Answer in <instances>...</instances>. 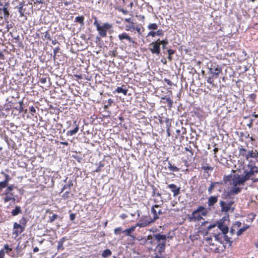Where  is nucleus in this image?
<instances>
[{
  "instance_id": "nucleus-1",
  "label": "nucleus",
  "mask_w": 258,
  "mask_h": 258,
  "mask_svg": "<svg viewBox=\"0 0 258 258\" xmlns=\"http://www.w3.org/2000/svg\"><path fill=\"white\" fill-rule=\"evenodd\" d=\"M207 215V211L203 206L199 207L197 209L194 210L189 216V221L191 222H196L201 221L203 217Z\"/></svg>"
},
{
  "instance_id": "nucleus-2",
  "label": "nucleus",
  "mask_w": 258,
  "mask_h": 258,
  "mask_svg": "<svg viewBox=\"0 0 258 258\" xmlns=\"http://www.w3.org/2000/svg\"><path fill=\"white\" fill-rule=\"evenodd\" d=\"M94 25L101 37H105L107 35V31L112 27V25L108 23H105L102 25H100L96 19L94 22Z\"/></svg>"
},
{
  "instance_id": "nucleus-3",
  "label": "nucleus",
  "mask_w": 258,
  "mask_h": 258,
  "mask_svg": "<svg viewBox=\"0 0 258 258\" xmlns=\"http://www.w3.org/2000/svg\"><path fill=\"white\" fill-rule=\"evenodd\" d=\"M234 204V201L233 200H231L230 201H220V206L221 208V211L223 212H233L235 208L233 206Z\"/></svg>"
},
{
  "instance_id": "nucleus-4",
  "label": "nucleus",
  "mask_w": 258,
  "mask_h": 258,
  "mask_svg": "<svg viewBox=\"0 0 258 258\" xmlns=\"http://www.w3.org/2000/svg\"><path fill=\"white\" fill-rule=\"evenodd\" d=\"M160 43L158 39L155 42L150 44L149 49L153 54H159L160 53Z\"/></svg>"
},
{
  "instance_id": "nucleus-5",
  "label": "nucleus",
  "mask_w": 258,
  "mask_h": 258,
  "mask_svg": "<svg viewBox=\"0 0 258 258\" xmlns=\"http://www.w3.org/2000/svg\"><path fill=\"white\" fill-rule=\"evenodd\" d=\"M154 221V220L151 219L150 218L144 217L141 219L139 222L137 223L136 225L137 227H144Z\"/></svg>"
},
{
  "instance_id": "nucleus-6",
  "label": "nucleus",
  "mask_w": 258,
  "mask_h": 258,
  "mask_svg": "<svg viewBox=\"0 0 258 258\" xmlns=\"http://www.w3.org/2000/svg\"><path fill=\"white\" fill-rule=\"evenodd\" d=\"M151 213L154 215V221L159 218V216L163 214L159 205H155L151 208Z\"/></svg>"
},
{
  "instance_id": "nucleus-7",
  "label": "nucleus",
  "mask_w": 258,
  "mask_h": 258,
  "mask_svg": "<svg viewBox=\"0 0 258 258\" xmlns=\"http://www.w3.org/2000/svg\"><path fill=\"white\" fill-rule=\"evenodd\" d=\"M210 71L211 73L212 74L213 77L217 78L219 74L221 72L222 69L218 64L214 63L211 64Z\"/></svg>"
},
{
  "instance_id": "nucleus-8",
  "label": "nucleus",
  "mask_w": 258,
  "mask_h": 258,
  "mask_svg": "<svg viewBox=\"0 0 258 258\" xmlns=\"http://www.w3.org/2000/svg\"><path fill=\"white\" fill-rule=\"evenodd\" d=\"M118 37L119 40L122 42H124L123 40H125L130 43H135V41L125 32L119 34Z\"/></svg>"
},
{
  "instance_id": "nucleus-9",
  "label": "nucleus",
  "mask_w": 258,
  "mask_h": 258,
  "mask_svg": "<svg viewBox=\"0 0 258 258\" xmlns=\"http://www.w3.org/2000/svg\"><path fill=\"white\" fill-rule=\"evenodd\" d=\"M4 195L5 197L3 199L5 203H7L10 201H12L13 202L15 201L16 199L14 192L5 191Z\"/></svg>"
},
{
  "instance_id": "nucleus-10",
  "label": "nucleus",
  "mask_w": 258,
  "mask_h": 258,
  "mask_svg": "<svg viewBox=\"0 0 258 258\" xmlns=\"http://www.w3.org/2000/svg\"><path fill=\"white\" fill-rule=\"evenodd\" d=\"M222 184L221 182H212L210 186L208 189V191L209 194L212 193L213 190L215 188H218V190H221V187H219V185Z\"/></svg>"
},
{
  "instance_id": "nucleus-11",
  "label": "nucleus",
  "mask_w": 258,
  "mask_h": 258,
  "mask_svg": "<svg viewBox=\"0 0 258 258\" xmlns=\"http://www.w3.org/2000/svg\"><path fill=\"white\" fill-rule=\"evenodd\" d=\"M153 237L157 241L158 243H166L167 236L166 235L156 234L153 235Z\"/></svg>"
},
{
  "instance_id": "nucleus-12",
  "label": "nucleus",
  "mask_w": 258,
  "mask_h": 258,
  "mask_svg": "<svg viewBox=\"0 0 258 258\" xmlns=\"http://www.w3.org/2000/svg\"><path fill=\"white\" fill-rule=\"evenodd\" d=\"M218 228L222 232L223 234H226L228 231V227L223 224L221 221L217 222Z\"/></svg>"
},
{
  "instance_id": "nucleus-13",
  "label": "nucleus",
  "mask_w": 258,
  "mask_h": 258,
  "mask_svg": "<svg viewBox=\"0 0 258 258\" xmlns=\"http://www.w3.org/2000/svg\"><path fill=\"white\" fill-rule=\"evenodd\" d=\"M168 187L171 189L173 193V197H176L180 193V188L177 187L174 184H170L168 185Z\"/></svg>"
},
{
  "instance_id": "nucleus-14",
  "label": "nucleus",
  "mask_w": 258,
  "mask_h": 258,
  "mask_svg": "<svg viewBox=\"0 0 258 258\" xmlns=\"http://www.w3.org/2000/svg\"><path fill=\"white\" fill-rule=\"evenodd\" d=\"M241 190V188L236 186H233L232 188L227 192V197L230 196L231 195H236L239 194Z\"/></svg>"
},
{
  "instance_id": "nucleus-15",
  "label": "nucleus",
  "mask_w": 258,
  "mask_h": 258,
  "mask_svg": "<svg viewBox=\"0 0 258 258\" xmlns=\"http://www.w3.org/2000/svg\"><path fill=\"white\" fill-rule=\"evenodd\" d=\"M73 124L75 126V128L72 130L69 131L67 132V136H73L77 134L79 130V124L77 123V121L76 120L74 121L73 122Z\"/></svg>"
},
{
  "instance_id": "nucleus-16",
  "label": "nucleus",
  "mask_w": 258,
  "mask_h": 258,
  "mask_svg": "<svg viewBox=\"0 0 258 258\" xmlns=\"http://www.w3.org/2000/svg\"><path fill=\"white\" fill-rule=\"evenodd\" d=\"M207 245L209 246V248L211 250H212L213 252H218V243H217L215 241H213V240L211 242H208Z\"/></svg>"
},
{
  "instance_id": "nucleus-17",
  "label": "nucleus",
  "mask_w": 258,
  "mask_h": 258,
  "mask_svg": "<svg viewBox=\"0 0 258 258\" xmlns=\"http://www.w3.org/2000/svg\"><path fill=\"white\" fill-rule=\"evenodd\" d=\"M136 225L134 226H132V227L126 229L122 231L123 233H124L125 235L131 236L133 238H135V236H133L132 235V233L135 231V229L136 228Z\"/></svg>"
},
{
  "instance_id": "nucleus-18",
  "label": "nucleus",
  "mask_w": 258,
  "mask_h": 258,
  "mask_svg": "<svg viewBox=\"0 0 258 258\" xmlns=\"http://www.w3.org/2000/svg\"><path fill=\"white\" fill-rule=\"evenodd\" d=\"M9 4L8 3H6L4 7L3 8H0V11H3L4 12V16L5 19H8L9 16V12L8 10V6Z\"/></svg>"
},
{
  "instance_id": "nucleus-19",
  "label": "nucleus",
  "mask_w": 258,
  "mask_h": 258,
  "mask_svg": "<svg viewBox=\"0 0 258 258\" xmlns=\"http://www.w3.org/2000/svg\"><path fill=\"white\" fill-rule=\"evenodd\" d=\"M218 202V196H211L208 199V204L209 207L213 206Z\"/></svg>"
},
{
  "instance_id": "nucleus-20",
  "label": "nucleus",
  "mask_w": 258,
  "mask_h": 258,
  "mask_svg": "<svg viewBox=\"0 0 258 258\" xmlns=\"http://www.w3.org/2000/svg\"><path fill=\"white\" fill-rule=\"evenodd\" d=\"M161 102H162L163 103H167L169 108H171L172 106L173 101L170 99L169 97H167L166 96L162 97Z\"/></svg>"
},
{
  "instance_id": "nucleus-21",
  "label": "nucleus",
  "mask_w": 258,
  "mask_h": 258,
  "mask_svg": "<svg viewBox=\"0 0 258 258\" xmlns=\"http://www.w3.org/2000/svg\"><path fill=\"white\" fill-rule=\"evenodd\" d=\"M245 175H243V179H244V182L247 180L250 179L251 176L254 174V172L252 170H250L249 171L244 172Z\"/></svg>"
},
{
  "instance_id": "nucleus-22",
  "label": "nucleus",
  "mask_w": 258,
  "mask_h": 258,
  "mask_svg": "<svg viewBox=\"0 0 258 258\" xmlns=\"http://www.w3.org/2000/svg\"><path fill=\"white\" fill-rule=\"evenodd\" d=\"M157 247L158 248L159 254H163V252L165 251V243H160L158 244Z\"/></svg>"
},
{
  "instance_id": "nucleus-23",
  "label": "nucleus",
  "mask_w": 258,
  "mask_h": 258,
  "mask_svg": "<svg viewBox=\"0 0 258 258\" xmlns=\"http://www.w3.org/2000/svg\"><path fill=\"white\" fill-rule=\"evenodd\" d=\"M258 157V153L253 152L252 151H249L245 155V158L248 160L249 158H256Z\"/></svg>"
},
{
  "instance_id": "nucleus-24",
  "label": "nucleus",
  "mask_w": 258,
  "mask_h": 258,
  "mask_svg": "<svg viewBox=\"0 0 258 258\" xmlns=\"http://www.w3.org/2000/svg\"><path fill=\"white\" fill-rule=\"evenodd\" d=\"M213 236L214 238V241H215L218 244L222 243V234H221L220 233H218V234L214 233Z\"/></svg>"
},
{
  "instance_id": "nucleus-25",
  "label": "nucleus",
  "mask_w": 258,
  "mask_h": 258,
  "mask_svg": "<svg viewBox=\"0 0 258 258\" xmlns=\"http://www.w3.org/2000/svg\"><path fill=\"white\" fill-rule=\"evenodd\" d=\"M67 240L66 237L61 238L58 242L57 249L58 250H63L64 247L63 246L64 242Z\"/></svg>"
},
{
  "instance_id": "nucleus-26",
  "label": "nucleus",
  "mask_w": 258,
  "mask_h": 258,
  "mask_svg": "<svg viewBox=\"0 0 258 258\" xmlns=\"http://www.w3.org/2000/svg\"><path fill=\"white\" fill-rule=\"evenodd\" d=\"M249 226L248 225H244L242 227L239 228L237 231L236 235L239 236L241 235L244 231H245L248 228H249Z\"/></svg>"
},
{
  "instance_id": "nucleus-27",
  "label": "nucleus",
  "mask_w": 258,
  "mask_h": 258,
  "mask_svg": "<svg viewBox=\"0 0 258 258\" xmlns=\"http://www.w3.org/2000/svg\"><path fill=\"white\" fill-rule=\"evenodd\" d=\"M24 6V4L23 2H20L19 5L16 7L17 9H18L21 17L24 16V12L23 10Z\"/></svg>"
},
{
  "instance_id": "nucleus-28",
  "label": "nucleus",
  "mask_w": 258,
  "mask_h": 258,
  "mask_svg": "<svg viewBox=\"0 0 258 258\" xmlns=\"http://www.w3.org/2000/svg\"><path fill=\"white\" fill-rule=\"evenodd\" d=\"M73 181L71 180H69L68 183L63 186L62 188L61 189V191L62 192L64 189H68V188L70 189L71 188V187L73 186Z\"/></svg>"
},
{
  "instance_id": "nucleus-29",
  "label": "nucleus",
  "mask_w": 258,
  "mask_h": 258,
  "mask_svg": "<svg viewBox=\"0 0 258 258\" xmlns=\"http://www.w3.org/2000/svg\"><path fill=\"white\" fill-rule=\"evenodd\" d=\"M234 176L237 179V180H238L239 183H240L241 185L244 184L245 182L244 179H243V176H241L238 174H234Z\"/></svg>"
},
{
  "instance_id": "nucleus-30",
  "label": "nucleus",
  "mask_w": 258,
  "mask_h": 258,
  "mask_svg": "<svg viewBox=\"0 0 258 258\" xmlns=\"http://www.w3.org/2000/svg\"><path fill=\"white\" fill-rule=\"evenodd\" d=\"M167 168L170 171L177 172L179 171L178 168H177L176 166H173L169 162H168Z\"/></svg>"
},
{
  "instance_id": "nucleus-31",
  "label": "nucleus",
  "mask_w": 258,
  "mask_h": 258,
  "mask_svg": "<svg viewBox=\"0 0 258 258\" xmlns=\"http://www.w3.org/2000/svg\"><path fill=\"white\" fill-rule=\"evenodd\" d=\"M21 209L19 206H16L15 209L13 210L11 213L13 216H16L21 213Z\"/></svg>"
},
{
  "instance_id": "nucleus-32",
  "label": "nucleus",
  "mask_w": 258,
  "mask_h": 258,
  "mask_svg": "<svg viewBox=\"0 0 258 258\" xmlns=\"http://www.w3.org/2000/svg\"><path fill=\"white\" fill-rule=\"evenodd\" d=\"M111 251L109 249H106L104 250L102 253V256L103 257H107L111 255Z\"/></svg>"
},
{
  "instance_id": "nucleus-33",
  "label": "nucleus",
  "mask_w": 258,
  "mask_h": 258,
  "mask_svg": "<svg viewBox=\"0 0 258 258\" xmlns=\"http://www.w3.org/2000/svg\"><path fill=\"white\" fill-rule=\"evenodd\" d=\"M126 31H133L135 30V25L134 23H131L130 25H126L125 28Z\"/></svg>"
},
{
  "instance_id": "nucleus-34",
  "label": "nucleus",
  "mask_w": 258,
  "mask_h": 258,
  "mask_svg": "<svg viewBox=\"0 0 258 258\" xmlns=\"http://www.w3.org/2000/svg\"><path fill=\"white\" fill-rule=\"evenodd\" d=\"M14 229H20V232L22 233L23 232L24 230V227H22V226L20 224H18L17 223L15 222L14 224Z\"/></svg>"
},
{
  "instance_id": "nucleus-35",
  "label": "nucleus",
  "mask_w": 258,
  "mask_h": 258,
  "mask_svg": "<svg viewBox=\"0 0 258 258\" xmlns=\"http://www.w3.org/2000/svg\"><path fill=\"white\" fill-rule=\"evenodd\" d=\"M116 92L118 93H123L124 95H126L127 94V90L124 89L122 87H118L116 89Z\"/></svg>"
},
{
  "instance_id": "nucleus-36",
  "label": "nucleus",
  "mask_w": 258,
  "mask_h": 258,
  "mask_svg": "<svg viewBox=\"0 0 258 258\" xmlns=\"http://www.w3.org/2000/svg\"><path fill=\"white\" fill-rule=\"evenodd\" d=\"M231 184L232 186H237L238 185H241L240 183H239L238 180L234 176H233V177L232 178V183Z\"/></svg>"
},
{
  "instance_id": "nucleus-37",
  "label": "nucleus",
  "mask_w": 258,
  "mask_h": 258,
  "mask_svg": "<svg viewBox=\"0 0 258 258\" xmlns=\"http://www.w3.org/2000/svg\"><path fill=\"white\" fill-rule=\"evenodd\" d=\"M19 105L15 107V108L18 110L19 112H22L23 110V101H20L19 102Z\"/></svg>"
},
{
  "instance_id": "nucleus-38",
  "label": "nucleus",
  "mask_w": 258,
  "mask_h": 258,
  "mask_svg": "<svg viewBox=\"0 0 258 258\" xmlns=\"http://www.w3.org/2000/svg\"><path fill=\"white\" fill-rule=\"evenodd\" d=\"M160 45H162V48L165 49V46L168 43V40L165 39L163 40H160V39H158Z\"/></svg>"
},
{
  "instance_id": "nucleus-39",
  "label": "nucleus",
  "mask_w": 258,
  "mask_h": 258,
  "mask_svg": "<svg viewBox=\"0 0 258 258\" xmlns=\"http://www.w3.org/2000/svg\"><path fill=\"white\" fill-rule=\"evenodd\" d=\"M204 240L208 243L211 242L213 241V238L210 235L208 234V232L204 235Z\"/></svg>"
},
{
  "instance_id": "nucleus-40",
  "label": "nucleus",
  "mask_w": 258,
  "mask_h": 258,
  "mask_svg": "<svg viewBox=\"0 0 258 258\" xmlns=\"http://www.w3.org/2000/svg\"><path fill=\"white\" fill-rule=\"evenodd\" d=\"M84 18L83 16L77 17L75 18V22L80 23L81 25H84Z\"/></svg>"
},
{
  "instance_id": "nucleus-41",
  "label": "nucleus",
  "mask_w": 258,
  "mask_h": 258,
  "mask_svg": "<svg viewBox=\"0 0 258 258\" xmlns=\"http://www.w3.org/2000/svg\"><path fill=\"white\" fill-rule=\"evenodd\" d=\"M158 26L155 23H152L148 26V29L149 30H156Z\"/></svg>"
},
{
  "instance_id": "nucleus-42",
  "label": "nucleus",
  "mask_w": 258,
  "mask_h": 258,
  "mask_svg": "<svg viewBox=\"0 0 258 258\" xmlns=\"http://www.w3.org/2000/svg\"><path fill=\"white\" fill-rule=\"evenodd\" d=\"M202 169H203L205 171L208 172V171H212L213 168L209 166L208 165H204L202 167Z\"/></svg>"
},
{
  "instance_id": "nucleus-43",
  "label": "nucleus",
  "mask_w": 258,
  "mask_h": 258,
  "mask_svg": "<svg viewBox=\"0 0 258 258\" xmlns=\"http://www.w3.org/2000/svg\"><path fill=\"white\" fill-rule=\"evenodd\" d=\"M232 177L233 176H232L231 175H226L224 176L223 179L224 181L226 182L227 181H230L231 180H232Z\"/></svg>"
},
{
  "instance_id": "nucleus-44",
  "label": "nucleus",
  "mask_w": 258,
  "mask_h": 258,
  "mask_svg": "<svg viewBox=\"0 0 258 258\" xmlns=\"http://www.w3.org/2000/svg\"><path fill=\"white\" fill-rule=\"evenodd\" d=\"M15 186L14 185H11L7 187V189H6L5 191L6 192H13V190L14 189Z\"/></svg>"
},
{
  "instance_id": "nucleus-45",
  "label": "nucleus",
  "mask_w": 258,
  "mask_h": 258,
  "mask_svg": "<svg viewBox=\"0 0 258 258\" xmlns=\"http://www.w3.org/2000/svg\"><path fill=\"white\" fill-rule=\"evenodd\" d=\"M241 225V223L240 221H236L233 224L234 228L237 229L239 228Z\"/></svg>"
},
{
  "instance_id": "nucleus-46",
  "label": "nucleus",
  "mask_w": 258,
  "mask_h": 258,
  "mask_svg": "<svg viewBox=\"0 0 258 258\" xmlns=\"http://www.w3.org/2000/svg\"><path fill=\"white\" fill-rule=\"evenodd\" d=\"M20 224L21 225H23V226H25L26 223H27V220L26 219L23 217L20 220Z\"/></svg>"
},
{
  "instance_id": "nucleus-47",
  "label": "nucleus",
  "mask_w": 258,
  "mask_h": 258,
  "mask_svg": "<svg viewBox=\"0 0 258 258\" xmlns=\"http://www.w3.org/2000/svg\"><path fill=\"white\" fill-rule=\"evenodd\" d=\"M8 185L6 181H1L0 182V190H2L3 188L6 187Z\"/></svg>"
},
{
  "instance_id": "nucleus-48",
  "label": "nucleus",
  "mask_w": 258,
  "mask_h": 258,
  "mask_svg": "<svg viewBox=\"0 0 258 258\" xmlns=\"http://www.w3.org/2000/svg\"><path fill=\"white\" fill-rule=\"evenodd\" d=\"M57 217L58 216L56 214H53L51 216L49 217V222H53L55 219H57Z\"/></svg>"
},
{
  "instance_id": "nucleus-49",
  "label": "nucleus",
  "mask_w": 258,
  "mask_h": 258,
  "mask_svg": "<svg viewBox=\"0 0 258 258\" xmlns=\"http://www.w3.org/2000/svg\"><path fill=\"white\" fill-rule=\"evenodd\" d=\"M122 229L121 227H118L114 230V233L115 234H118L120 232H122Z\"/></svg>"
},
{
  "instance_id": "nucleus-50",
  "label": "nucleus",
  "mask_w": 258,
  "mask_h": 258,
  "mask_svg": "<svg viewBox=\"0 0 258 258\" xmlns=\"http://www.w3.org/2000/svg\"><path fill=\"white\" fill-rule=\"evenodd\" d=\"M3 250H6V253H8L9 251H11L12 250V248H10L8 244H5Z\"/></svg>"
},
{
  "instance_id": "nucleus-51",
  "label": "nucleus",
  "mask_w": 258,
  "mask_h": 258,
  "mask_svg": "<svg viewBox=\"0 0 258 258\" xmlns=\"http://www.w3.org/2000/svg\"><path fill=\"white\" fill-rule=\"evenodd\" d=\"M141 27V26L139 25L135 26V30L137 31L139 35H142V33Z\"/></svg>"
},
{
  "instance_id": "nucleus-52",
  "label": "nucleus",
  "mask_w": 258,
  "mask_h": 258,
  "mask_svg": "<svg viewBox=\"0 0 258 258\" xmlns=\"http://www.w3.org/2000/svg\"><path fill=\"white\" fill-rule=\"evenodd\" d=\"M156 35L159 36H163V31L162 29H159V30H157L156 32Z\"/></svg>"
},
{
  "instance_id": "nucleus-53",
  "label": "nucleus",
  "mask_w": 258,
  "mask_h": 258,
  "mask_svg": "<svg viewBox=\"0 0 258 258\" xmlns=\"http://www.w3.org/2000/svg\"><path fill=\"white\" fill-rule=\"evenodd\" d=\"M215 78V77H213V75L209 77L208 79H207V82L210 84H212L213 83V82H214V78Z\"/></svg>"
},
{
  "instance_id": "nucleus-54",
  "label": "nucleus",
  "mask_w": 258,
  "mask_h": 258,
  "mask_svg": "<svg viewBox=\"0 0 258 258\" xmlns=\"http://www.w3.org/2000/svg\"><path fill=\"white\" fill-rule=\"evenodd\" d=\"M217 223L209 225L207 227V230L208 231L210 230L211 229L215 228L217 226Z\"/></svg>"
},
{
  "instance_id": "nucleus-55",
  "label": "nucleus",
  "mask_w": 258,
  "mask_h": 258,
  "mask_svg": "<svg viewBox=\"0 0 258 258\" xmlns=\"http://www.w3.org/2000/svg\"><path fill=\"white\" fill-rule=\"evenodd\" d=\"M154 258H169V257H167L165 255H160V254H157L155 256Z\"/></svg>"
},
{
  "instance_id": "nucleus-56",
  "label": "nucleus",
  "mask_w": 258,
  "mask_h": 258,
  "mask_svg": "<svg viewBox=\"0 0 258 258\" xmlns=\"http://www.w3.org/2000/svg\"><path fill=\"white\" fill-rule=\"evenodd\" d=\"M155 36H156V32L152 31L149 32L147 35V36L155 37Z\"/></svg>"
},
{
  "instance_id": "nucleus-57",
  "label": "nucleus",
  "mask_w": 258,
  "mask_h": 258,
  "mask_svg": "<svg viewBox=\"0 0 258 258\" xmlns=\"http://www.w3.org/2000/svg\"><path fill=\"white\" fill-rule=\"evenodd\" d=\"M75 218H76V214H75L71 213L70 215V220L71 221H73L75 220Z\"/></svg>"
},
{
  "instance_id": "nucleus-58",
  "label": "nucleus",
  "mask_w": 258,
  "mask_h": 258,
  "mask_svg": "<svg viewBox=\"0 0 258 258\" xmlns=\"http://www.w3.org/2000/svg\"><path fill=\"white\" fill-rule=\"evenodd\" d=\"M59 48L58 47L55 48L53 49L54 57H55L56 54L58 52Z\"/></svg>"
},
{
  "instance_id": "nucleus-59",
  "label": "nucleus",
  "mask_w": 258,
  "mask_h": 258,
  "mask_svg": "<svg viewBox=\"0 0 258 258\" xmlns=\"http://www.w3.org/2000/svg\"><path fill=\"white\" fill-rule=\"evenodd\" d=\"M124 20L125 22H128V23H130V24L134 23L133 21V19L131 18H125V19H124Z\"/></svg>"
},
{
  "instance_id": "nucleus-60",
  "label": "nucleus",
  "mask_w": 258,
  "mask_h": 258,
  "mask_svg": "<svg viewBox=\"0 0 258 258\" xmlns=\"http://www.w3.org/2000/svg\"><path fill=\"white\" fill-rule=\"evenodd\" d=\"M10 180V177L9 175L8 174H5V180H4V181H6V183H7V184H8V182Z\"/></svg>"
},
{
  "instance_id": "nucleus-61",
  "label": "nucleus",
  "mask_w": 258,
  "mask_h": 258,
  "mask_svg": "<svg viewBox=\"0 0 258 258\" xmlns=\"http://www.w3.org/2000/svg\"><path fill=\"white\" fill-rule=\"evenodd\" d=\"M118 10L124 14H127L128 13V11L126 10H124L122 8L118 9Z\"/></svg>"
},
{
  "instance_id": "nucleus-62",
  "label": "nucleus",
  "mask_w": 258,
  "mask_h": 258,
  "mask_svg": "<svg viewBox=\"0 0 258 258\" xmlns=\"http://www.w3.org/2000/svg\"><path fill=\"white\" fill-rule=\"evenodd\" d=\"M5 251L3 249L0 250V258H4Z\"/></svg>"
},
{
  "instance_id": "nucleus-63",
  "label": "nucleus",
  "mask_w": 258,
  "mask_h": 258,
  "mask_svg": "<svg viewBox=\"0 0 258 258\" xmlns=\"http://www.w3.org/2000/svg\"><path fill=\"white\" fill-rule=\"evenodd\" d=\"M168 51V55H172V54H173L174 53V50H172V49H168L167 50Z\"/></svg>"
},
{
  "instance_id": "nucleus-64",
  "label": "nucleus",
  "mask_w": 258,
  "mask_h": 258,
  "mask_svg": "<svg viewBox=\"0 0 258 258\" xmlns=\"http://www.w3.org/2000/svg\"><path fill=\"white\" fill-rule=\"evenodd\" d=\"M47 79L46 78H42L40 79V82L42 84H45L46 82Z\"/></svg>"
}]
</instances>
